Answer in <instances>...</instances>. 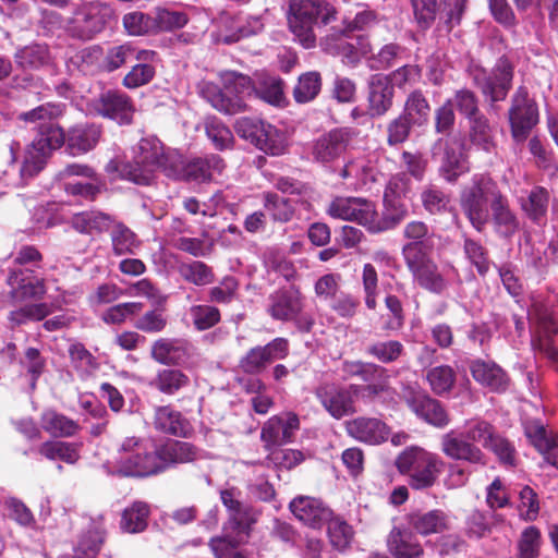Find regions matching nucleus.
I'll return each mask as SVG.
<instances>
[{"label": "nucleus", "instance_id": "53", "mask_svg": "<svg viewBox=\"0 0 558 558\" xmlns=\"http://www.w3.org/2000/svg\"><path fill=\"white\" fill-rule=\"evenodd\" d=\"M323 87V77L318 71L302 73L292 90V97L299 105H304L317 98Z\"/></svg>", "mask_w": 558, "mask_h": 558}, {"label": "nucleus", "instance_id": "40", "mask_svg": "<svg viewBox=\"0 0 558 558\" xmlns=\"http://www.w3.org/2000/svg\"><path fill=\"white\" fill-rule=\"evenodd\" d=\"M489 215L494 230L501 238L511 239L520 230L519 217L506 194L489 208Z\"/></svg>", "mask_w": 558, "mask_h": 558}, {"label": "nucleus", "instance_id": "55", "mask_svg": "<svg viewBox=\"0 0 558 558\" xmlns=\"http://www.w3.org/2000/svg\"><path fill=\"white\" fill-rule=\"evenodd\" d=\"M150 513L149 506L144 501H134L130 507L125 508L121 514L120 529L124 533L135 534L146 530L148 525V517Z\"/></svg>", "mask_w": 558, "mask_h": 558}, {"label": "nucleus", "instance_id": "9", "mask_svg": "<svg viewBox=\"0 0 558 558\" xmlns=\"http://www.w3.org/2000/svg\"><path fill=\"white\" fill-rule=\"evenodd\" d=\"M113 16L111 8L101 2L80 4L69 19L66 32L72 38L90 40L101 33Z\"/></svg>", "mask_w": 558, "mask_h": 558}, {"label": "nucleus", "instance_id": "31", "mask_svg": "<svg viewBox=\"0 0 558 558\" xmlns=\"http://www.w3.org/2000/svg\"><path fill=\"white\" fill-rule=\"evenodd\" d=\"M524 435L545 461L558 469V434L541 421L531 420L524 424Z\"/></svg>", "mask_w": 558, "mask_h": 558}, {"label": "nucleus", "instance_id": "7", "mask_svg": "<svg viewBox=\"0 0 558 558\" xmlns=\"http://www.w3.org/2000/svg\"><path fill=\"white\" fill-rule=\"evenodd\" d=\"M341 372L344 379L359 377L364 383V385L351 384L348 387L360 392V398L365 403H374L391 397L395 392L389 369L380 364L345 360L341 364Z\"/></svg>", "mask_w": 558, "mask_h": 558}, {"label": "nucleus", "instance_id": "39", "mask_svg": "<svg viewBox=\"0 0 558 558\" xmlns=\"http://www.w3.org/2000/svg\"><path fill=\"white\" fill-rule=\"evenodd\" d=\"M398 183L390 181L384 193V210L379 216L380 231L386 232L395 229L408 217L405 204L396 196Z\"/></svg>", "mask_w": 558, "mask_h": 558}, {"label": "nucleus", "instance_id": "50", "mask_svg": "<svg viewBox=\"0 0 558 558\" xmlns=\"http://www.w3.org/2000/svg\"><path fill=\"white\" fill-rule=\"evenodd\" d=\"M469 0H439L438 32L449 34L454 27L462 23L468 10Z\"/></svg>", "mask_w": 558, "mask_h": 558}, {"label": "nucleus", "instance_id": "45", "mask_svg": "<svg viewBox=\"0 0 558 558\" xmlns=\"http://www.w3.org/2000/svg\"><path fill=\"white\" fill-rule=\"evenodd\" d=\"M41 428L54 438H71L81 432L78 422L57 412L47 410L40 416Z\"/></svg>", "mask_w": 558, "mask_h": 558}, {"label": "nucleus", "instance_id": "32", "mask_svg": "<svg viewBox=\"0 0 558 558\" xmlns=\"http://www.w3.org/2000/svg\"><path fill=\"white\" fill-rule=\"evenodd\" d=\"M402 235L408 241L401 250L403 258L433 253L435 250L437 236L429 226L422 220L408 222L403 228Z\"/></svg>", "mask_w": 558, "mask_h": 558}, {"label": "nucleus", "instance_id": "19", "mask_svg": "<svg viewBox=\"0 0 558 558\" xmlns=\"http://www.w3.org/2000/svg\"><path fill=\"white\" fill-rule=\"evenodd\" d=\"M430 255L432 253H424L403 259L420 288L430 293L441 294L447 289V281Z\"/></svg>", "mask_w": 558, "mask_h": 558}, {"label": "nucleus", "instance_id": "54", "mask_svg": "<svg viewBox=\"0 0 558 558\" xmlns=\"http://www.w3.org/2000/svg\"><path fill=\"white\" fill-rule=\"evenodd\" d=\"M112 252L117 256L133 255L141 245L135 232L122 221L116 220L110 229Z\"/></svg>", "mask_w": 558, "mask_h": 558}, {"label": "nucleus", "instance_id": "36", "mask_svg": "<svg viewBox=\"0 0 558 558\" xmlns=\"http://www.w3.org/2000/svg\"><path fill=\"white\" fill-rule=\"evenodd\" d=\"M199 94L213 108L228 116H234L247 110V104L239 98H231L227 90L217 84L203 81L199 84Z\"/></svg>", "mask_w": 558, "mask_h": 558}, {"label": "nucleus", "instance_id": "62", "mask_svg": "<svg viewBox=\"0 0 558 558\" xmlns=\"http://www.w3.org/2000/svg\"><path fill=\"white\" fill-rule=\"evenodd\" d=\"M405 348L399 340L375 341L366 347V353L380 364H391L404 355Z\"/></svg>", "mask_w": 558, "mask_h": 558}, {"label": "nucleus", "instance_id": "56", "mask_svg": "<svg viewBox=\"0 0 558 558\" xmlns=\"http://www.w3.org/2000/svg\"><path fill=\"white\" fill-rule=\"evenodd\" d=\"M111 170L118 171L121 179L129 180L140 185L150 184L155 175V171L153 169L140 163L136 158H133L132 161L122 163L110 161L107 166V171Z\"/></svg>", "mask_w": 558, "mask_h": 558}, {"label": "nucleus", "instance_id": "11", "mask_svg": "<svg viewBox=\"0 0 558 558\" xmlns=\"http://www.w3.org/2000/svg\"><path fill=\"white\" fill-rule=\"evenodd\" d=\"M507 114L513 141L517 143L526 141L539 120L537 102L530 96L526 86L521 85L515 88L510 97Z\"/></svg>", "mask_w": 558, "mask_h": 558}, {"label": "nucleus", "instance_id": "48", "mask_svg": "<svg viewBox=\"0 0 558 558\" xmlns=\"http://www.w3.org/2000/svg\"><path fill=\"white\" fill-rule=\"evenodd\" d=\"M384 304L388 311V316L385 319L381 329L386 332L399 331L405 324L404 304L401 298L392 292L391 284H384Z\"/></svg>", "mask_w": 558, "mask_h": 558}, {"label": "nucleus", "instance_id": "61", "mask_svg": "<svg viewBox=\"0 0 558 558\" xmlns=\"http://www.w3.org/2000/svg\"><path fill=\"white\" fill-rule=\"evenodd\" d=\"M179 274L184 281L197 287L208 286L215 281L213 267L201 260L180 264Z\"/></svg>", "mask_w": 558, "mask_h": 558}, {"label": "nucleus", "instance_id": "20", "mask_svg": "<svg viewBox=\"0 0 558 558\" xmlns=\"http://www.w3.org/2000/svg\"><path fill=\"white\" fill-rule=\"evenodd\" d=\"M94 108L98 116L113 120L120 125H130L136 110L132 97L119 89L101 93Z\"/></svg>", "mask_w": 558, "mask_h": 558}, {"label": "nucleus", "instance_id": "35", "mask_svg": "<svg viewBox=\"0 0 558 558\" xmlns=\"http://www.w3.org/2000/svg\"><path fill=\"white\" fill-rule=\"evenodd\" d=\"M468 122V140L476 148L485 153H494L497 148L496 125L482 112Z\"/></svg>", "mask_w": 558, "mask_h": 558}, {"label": "nucleus", "instance_id": "43", "mask_svg": "<svg viewBox=\"0 0 558 558\" xmlns=\"http://www.w3.org/2000/svg\"><path fill=\"white\" fill-rule=\"evenodd\" d=\"M549 201V191L542 185H535L525 198H521L520 207L529 220L537 226H542L547 219Z\"/></svg>", "mask_w": 558, "mask_h": 558}, {"label": "nucleus", "instance_id": "30", "mask_svg": "<svg viewBox=\"0 0 558 558\" xmlns=\"http://www.w3.org/2000/svg\"><path fill=\"white\" fill-rule=\"evenodd\" d=\"M473 379L492 392L508 390L511 379L508 373L494 361L474 359L468 363Z\"/></svg>", "mask_w": 558, "mask_h": 558}, {"label": "nucleus", "instance_id": "4", "mask_svg": "<svg viewBox=\"0 0 558 558\" xmlns=\"http://www.w3.org/2000/svg\"><path fill=\"white\" fill-rule=\"evenodd\" d=\"M504 195L498 183L487 173L474 174L461 191V210L477 232L485 231L490 219L489 208Z\"/></svg>", "mask_w": 558, "mask_h": 558}, {"label": "nucleus", "instance_id": "60", "mask_svg": "<svg viewBox=\"0 0 558 558\" xmlns=\"http://www.w3.org/2000/svg\"><path fill=\"white\" fill-rule=\"evenodd\" d=\"M221 80L227 94L231 98H239L245 102V97L255 94L256 84L248 75L227 71L221 74Z\"/></svg>", "mask_w": 558, "mask_h": 558}, {"label": "nucleus", "instance_id": "33", "mask_svg": "<svg viewBox=\"0 0 558 558\" xmlns=\"http://www.w3.org/2000/svg\"><path fill=\"white\" fill-rule=\"evenodd\" d=\"M153 425L157 432L174 437L187 438L192 434L189 420L171 404L155 408Z\"/></svg>", "mask_w": 558, "mask_h": 558}, {"label": "nucleus", "instance_id": "37", "mask_svg": "<svg viewBox=\"0 0 558 558\" xmlns=\"http://www.w3.org/2000/svg\"><path fill=\"white\" fill-rule=\"evenodd\" d=\"M116 220V217L108 213L90 209L75 214L71 219V226L82 234L94 236L110 231Z\"/></svg>", "mask_w": 558, "mask_h": 558}, {"label": "nucleus", "instance_id": "16", "mask_svg": "<svg viewBox=\"0 0 558 558\" xmlns=\"http://www.w3.org/2000/svg\"><path fill=\"white\" fill-rule=\"evenodd\" d=\"M290 353L289 340L277 337L265 345L251 348L240 360L238 367L246 375L257 376L276 360H283Z\"/></svg>", "mask_w": 558, "mask_h": 558}, {"label": "nucleus", "instance_id": "17", "mask_svg": "<svg viewBox=\"0 0 558 558\" xmlns=\"http://www.w3.org/2000/svg\"><path fill=\"white\" fill-rule=\"evenodd\" d=\"M299 429L300 418L296 413L286 412L280 415H272L263 424L260 429L264 450L269 452L292 442Z\"/></svg>", "mask_w": 558, "mask_h": 558}, {"label": "nucleus", "instance_id": "25", "mask_svg": "<svg viewBox=\"0 0 558 558\" xmlns=\"http://www.w3.org/2000/svg\"><path fill=\"white\" fill-rule=\"evenodd\" d=\"M395 87L386 74L371 75L367 82V113L371 118H381L393 107Z\"/></svg>", "mask_w": 558, "mask_h": 558}, {"label": "nucleus", "instance_id": "63", "mask_svg": "<svg viewBox=\"0 0 558 558\" xmlns=\"http://www.w3.org/2000/svg\"><path fill=\"white\" fill-rule=\"evenodd\" d=\"M450 99L453 105V110H457L465 120L472 119L483 112L480 97L473 89L468 87L459 88L454 90Z\"/></svg>", "mask_w": 558, "mask_h": 558}, {"label": "nucleus", "instance_id": "42", "mask_svg": "<svg viewBox=\"0 0 558 558\" xmlns=\"http://www.w3.org/2000/svg\"><path fill=\"white\" fill-rule=\"evenodd\" d=\"M156 56L157 53L153 50H138L134 58L138 63L134 64L124 75L122 85L128 89H135L150 83L155 77L156 70L148 62L153 61Z\"/></svg>", "mask_w": 558, "mask_h": 558}, {"label": "nucleus", "instance_id": "64", "mask_svg": "<svg viewBox=\"0 0 558 558\" xmlns=\"http://www.w3.org/2000/svg\"><path fill=\"white\" fill-rule=\"evenodd\" d=\"M413 20L416 27L428 31L436 22L439 13V0H410Z\"/></svg>", "mask_w": 558, "mask_h": 558}, {"label": "nucleus", "instance_id": "44", "mask_svg": "<svg viewBox=\"0 0 558 558\" xmlns=\"http://www.w3.org/2000/svg\"><path fill=\"white\" fill-rule=\"evenodd\" d=\"M430 113L432 106L422 89H413L407 95L401 114L415 128L426 126Z\"/></svg>", "mask_w": 558, "mask_h": 558}, {"label": "nucleus", "instance_id": "28", "mask_svg": "<svg viewBox=\"0 0 558 558\" xmlns=\"http://www.w3.org/2000/svg\"><path fill=\"white\" fill-rule=\"evenodd\" d=\"M405 520L410 530L423 537L444 534L451 529L449 513L439 508L411 511L405 515Z\"/></svg>", "mask_w": 558, "mask_h": 558}, {"label": "nucleus", "instance_id": "41", "mask_svg": "<svg viewBox=\"0 0 558 558\" xmlns=\"http://www.w3.org/2000/svg\"><path fill=\"white\" fill-rule=\"evenodd\" d=\"M134 158L155 172L161 170L166 174V168L171 165L174 156L165 153L163 145L158 138L144 137L137 144Z\"/></svg>", "mask_w": 558, "mask_h": 558}, {"label": "nucleus", "instance_id": "58", "mask_svg": "<svg viewBox=\"0 0 558 558\" xmlns=\"http://www.w3.org/2000/svg\"><path fill=\"white\" fill-rule=\"evenodd\" d=\"M326 524L328 538L332 548L340 553L349 549L354 538L353 527L344 519L332 515Z\"/></svg>", "mask_w": 558, "mask_h": 558}, {"label": "nucleus", "instance_id": "5", "mask_svg": "<svg viewBox=\"0 0 558 558\" xmlns=\"http://www.w3.org/2000/svg\"><path fill=\"white\" fill-rule=\"evenodd\" d=\"M337 9L325 0H289L287 21L290 32L304 48L316 44L314 26H326L337 20Z\"/></svg>", "mask_w": 558, "mask_h": 558}, {"label": "nucleus", "instance_id": "59", "mask_svg": "<svg viewBox=\"0 0 558 558\" xmlns=\"http://www.w3.org/2000/svg\"><path fill=\"white\" fill-rule=\"evenodd\" d=\"M137 51L130 43L108 47L106 51L102 50V72L112 73L121 69L135 58Z\"/></svg>", "mask_w": 558, "mask_h": 558}, {"label": "nucleus", "instance_id": "52", "mask_svg": "<svg viewBox=\"0 0 558 558\" xmlns=\"http://www.w3.org/2000/svg\"><path fill=\"white\" fill-rule=\"evenodd\" d=\"M81 447V442L47 440L39 446L38 452L48 460L58 459L68 464H75L80 459Z\"/></svg>", "mask_w": 558, "mask_h": 558}, {"label": "nucleus", "instance_id": "27", "mask_svg": "<svg viewBox=\"0 0 558 558\" xmlns=\"http://www.w3.org/2000/svg\"><path fill=\"white\" fill-rule=\"evenodd\" d=\"M289 509L298 520L316 530H320L332 515L331 509L322 499L311 496L294 497Z\"/></svg>", "mask_w": 558, "mask_h": 558}, {"label": "nucleus", "instance_id": "49", "mask_svg": "<svg viewBox=\"0 0 558 558\" xmlns=\"http://www.w3.org/2000/svg\"><path fill=\"white\" fill-rule=\"evenodd\" d=\"M14 60L21 69L36 70L48 65L51 62V54L48 45L31 44L17 49Z\"/></svg>", "mask_w": 558, "mask_h": 558}, {"label": "nucleus", "instance_id": "47", "mask_svg": "<svg viewBox=\"0 0 558 558\" xmlns=\"http://www.w3.org/2000/svg\"><path fill=\"white\" fill-rule=\"evenodd\" d=\"M424 378L435 396L444 397L453 390L457 383V372L452 366L442 364L426 369Z\"/></svg>", "mask_w": 558, "mask_h": 558}, {"label": "nucleus", "instance_id": "3", "mask_svg": "<svg viewBox=\"0 0 558 558\" xmlns=\"http://www.w3.org/2000/svg\"><path fill=\"white\" fill-rule=\"evenodd\" d=\"M465 74L488 106L495 109L498 102L508 98L513 87L515 62L504 53L490 69H487L480 61L471 59L466 64Z\"/></svg>", "mask_w": 558, "mask_h": 558}, {"label": "nucleus", "instance_id": "6", "mask_svg": "<svg viewBox=\"0 0 558 558\" xmlns=\"http://www.w3.org/2000/svg\"><path fill=\"white\" fill-rule=\"evenodd\" d=\"M398 472L407 477L413 490H427L436 485L445 466V461L435 452L420 446H410L396 458Z\"/></svg>", "mask_w": 558, "mask_h": 558}, {"label": "nucleus", "instance_id": "46", "mask_svg": "<svg viewBox=\"0 0 558 558\" xmlns=\"http://www.w3.org/2000/svg\"><path fill=\"white\" fill-rule=\"evenodd\" d=\"M52 313L51 306L45 302H29L12 310L8 314V324L11 330L32 322L45 320Z\"/></svg>", "mask_w": 558, "mask_h": 558}, {"label": "nucleus", "instance_id": "22", "mask_svg": "<svg viewBox=\"0 0 558 558\" xmlns=\"http://www.w3.org/2000/svg\"><path fill=\"white\" fill-rule=\"evenodd\" d=\"M194 355L193 344L183 338L161 337L150 347L151 359L167 366H185Z\"/></svg>", "mask_w": 558, "mask_h": 558}, {"label": "nucleus", "instance_id": "10", "mask_svg": "<svg viewBox=\"0 0 558 558\" xmlns=\"http://www.w3.org/2000/svg\"><path fill=\"white\" fill-rule=\"evenodd\" d=\"M304 303L299 291L279 289L268 298V315L279 322H292L301 332H310L314 326L312 315L303 312Z\"/></svg>", "mask_w": 558, "mask_h": 558}, {"label": "nucleus", "instance_id": "2", "mask_svg": "<svg viewBox=\"0 0 558 558\" xmlns=\"http://www.w3.org/2000/svg\"><path fill=\"white\" fill-rule=\"evenodd\" d=\"M64 110L63 104L45 102L19 114L20 121L33 124L36 130V136L27 147L20 169L23 177L38 174L52 153L65 147L66 131L57 121Z\"/></svg>", "mask_w": 558, "mask_h": 558}, {"label": "nucleus", "instance_id": "21", "mask_svg": "<svg viewBox=\"0 0 558 558\" xmlns=\"http://www.w3.org/2000/svg\"><path fill=\"white\" fill-rule=\"evenodd\" d=\"M354 135L350 128H335L324 133L312 146L314 160L326 165L339 159L347 153Z\"/></svg>", "mask_w": 558, "mask_h": 558}, {"label": "nucleus", "instance_id": "26", "mask_svg": "<svg viewBox=\"0 0 558 558\" xmlns=\"http://www.w3.org/2000/svg\"><path fill=\"white\" fill-rule=\"evenodd\" d=\"M102 136V126L94 122H81L66 130L65 151L72 156H83L94 150Z\"/></svg>", "mask_w": 558, "mask_h": 558}, {"label": "nucleus", "instance_id": "34", "mask_svg": "<svg viewBox=\"0 0 558 558\" xmlns=\"http://www.w3.org/2000/svg\"><path fill=\"white\" fill-rule=\"evenodd\" d=\"M156 449L159 461L165 463V471L172 465L192 463L201 457L198 447L177 439H168Z\"/></svg>", "mask_w": 558, "mask_h": 558}, {"label": "nucleus", "instance_id": "1", "mask_svg": "<svg viewBox=\"0 0 558 558\" xmlns=\"http://www.w3.org/2000/svg\"><path fill=\"white\" fill-rule=\"evenodd\" d=\"M478 444L492 451L504 465L515 464V448L490 422L474 418L464 433L450 430L440 437V450L453 461H462L475 469L487 465V456Z\"/></svg>", "mask_w": 558, "mask_h": 558}, {"label": "nucleus", "instance_id": "24", "mask_svg": "<svg viewBox=\"0 0 558 558\" xmlns=\"http://www.w3.org/2000/svg\"><path fill=\"white\" fill-rule=\"evenodd\" d=\"M344 430L356 441L372 446L386 442L390 436L388 424L378 417L371 416H356L345 421Z\"/></svg>", "mask_w": 558, "mask_h": 558}, {"label": "nucleus", "instance_id": "23", "mask_svg": "<svg viewBox=\"0 0 558 558\" xmlns=\"http://www.w3.org/2000/svg\"><path fill=\"white\" fill-rule=\"evenodd\" d=\"M163 464L159 461L156 448H145L122 457L118 463V473L125 477L144 478L165 472Z\"/></svg>", "mask_w": 558, "mask_h": 558}, {"label": "nucleus", "instance_id": "29", "mask_svg": "<svg viewBox=\"0 0 558 558\" xmlns=\"http://www.w3.org/2000/svg\"><path fill=\"white\" fill-rule=\"evenodd\" d=\"M23 272H9L7 284L9 296L16 303L40 302L47 293L46 280L38 274L23 277Z\"/></svg>", "mask_w": 558, "mask_h": 558}, {"label": "nucleus", "instance_id": "12", "mask_svg": "<svg viewBox=\"0 0 558 558\" xmlns=\"http://www.w3.org/2000/svg\"><path fill=\"white\" fill-rule=\"evenodd\" d=\"M531 345L532 349L546 359L557 362L558 348L554 338L558 335V322L544 304H535L531 314Z\"/></svg>", "mask_w": 558, "mask_h": 558}, {"label": "nucleus", "instance_id": "8", "mask_svg": "<svg viewBox=\"0 0 558 558\" xmlns=\"http://www.w3.org/2000/svg\"><path fill=\"white\" fill-rule=\"evenodd\" d=\"M401 400L418 421L434 428L444 429L451 423L446 404L417 385H403Z\"/></svg>", "mask_w": 558, "mask_h": 558}, {"label": "nucleus", "instance_id": "15", "mask_svg": "<svg viewBox=\"0 0 558 558\" xmlns=\"http://www.w3.org/2000/svg\"><path fill=\"white\" fill-rule=\"evenodd\" d=\"M464 143L458 136H440L432 147L433 156L440 161L439 174L448 183H456L469 171L463 156Z\"/></svg>", "mask_w": 558, "mask_h": 558}, {"label": "nucleus", "instance_id": "57", "mask_svg": "<svg viewBox=\"0 0 558 558\" xmlns=\"http://www.w3.org/2000/svg\"><path fill=\"white\" fill-rule=\"evenodd\" d=\"M102 48L93 45L76 51L71 62L84 75H95L102 72Z\"/></svg>", "mask_w": 558, "mask_h": 558}, {"label": "nucleus", "instance_id": "18", "mask_svg": "<svg viewBox=\"0 0 558 558\" xmlns=\"http://www.w3.org/2000/svg\"><path fill=\"white\" fill-rule=\"evenodd\" d=\"M240 496L241 492L235 487L220 492V500L228 511V522L223 530L230 529L235 534L248 536L253 524L257 522L258 513L253 507L244 505Z\"/></svg>", "mask_w": 558, "mask_h": 558}, {"label": "nucleus", "instance_id": "38", "mask_svg": "<svg viewBox=\"0 0 558 558\" xmlns=\"http://www.w3.org/2000/svg\"><path fill=\"white\" fill-rule=\"evenodd\" d=\"M388 553L392 558H422L424 548L410 530L395 526L387 537Z\"/></svg>", "mask_w": 558, "mask_h": 558}, {"label": "nucleus", "instance_id": "14", "mask_svg": "<svg viewBox=\"0 0 558 558\" xmlns=\"http://www.w3.org/2000/svg\"><path fill=\"white\" fill-rule=\"evenodd\" d=\"M226 165L223 159L215 154L183 160L174 156L171 165L166 168V175L187 182L209 181L214 172L221 173Z\"/></svg>", "mask_w": 558, "mask_h": 558}, {"label": "nucleus", "instance_id": "13", "mask_svg": "<svg viewBox=\"0 0 558 558\" xmlns=\"http://www.w3.org/2000/svg\"><path fill=\"white\" fill-rule=\"evenodd\" d=\"M314 395L322 408L335 420H341L357 412L356 397L360 392L336 381H322Z\"/></svg>", "mask_w": 558, "mask_h": 558}, {"label": "nucleus", "instance_id": "51", "mask_svg": "<svg viewBox=\"0 0 558 558\" xmlns=\"http://www.w3.org/2000/svg\"><path fill=\"white\" fill-rule=\"evenodd\" d=\"M190 385V377L179 368H161L150 381L159 392L173 396Z\"/></svg>", "mask_w": 558, "mask_h": 558}]
</instances>
